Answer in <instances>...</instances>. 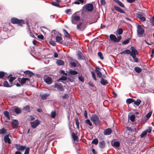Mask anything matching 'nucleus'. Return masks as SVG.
Segmentation results:
<instances>
[{"label": "nucleus", "instance_id": "nucleus-1", "mask_svg": "<svg viewBox=\"0 0 154 154\" xmlns=\"http://www.w3.org/2000/svg\"><path fill=\"white\" fill-rule=\"evenodd\" d=\"M80 17L76 14H73L71 17L72 23L74 24H77L78 22L80 20Z\"/></svg>", "mask_w": 154, "mask_h": 154}, {"label": "nucleus", "instance_id": "nucleus-2", "mask_svg": "<svg viewBox=\"0 0 154 154\" xmlns=\"http://www.w3.org/2000/svg\"><path fill=\"white\" fill-rule=\"evenodd\" d=\"M91 119L94 122L96 125H99L100 121L98 116L95 114H93L91 117Z\"/></svg>", "mask_w": 154, "mask_h": 154}, {"label": "nucleus", "instance_id": "nucleus-3", "mask_svg": "<svg viewBox=\"0 0 154 154\" xmlns=\"http://www.w3.org/2000/svg\"><path fill=\"white\" fill-rule=\"evenodd\" d=\"M144 32V29L142 26L140 25H138L137 26V32L138 36L139 37H142Z\"/></svg>", "mask_w": 154, "mask_h": 154}, {"label": "nucleus", "instance_id": "nucleus-4", "mask_svg": "<svg viewBox=\"0 0 154 154\" xmlns=\"http://www.w3.org/2000/svg\"><path fill=\"white\" fill-rule=\"evenodd\" d=\"M86 24L83 22L79 23L77 24L76 28L79 31H83L85 29Z\"/></svg>", "mask_w": 154, "mask_h": 154}, {"label": "nucleus", "instance_id": "nucleus-5", "mask_svg": "<svg viewBox=\"0 0 154 154\" xmlns=\"http://www.w3.org/2000/svg\"><path fill=\"white\" fill-rule=\"evenodd\" d=\"M137 17L141 21H144L146 20L144 14L141 12H138L136 14Z\"/></svg>", "mask_w": 154, "mask_h": 154}, {"label": "nucleus", "instance_id": "nucleus-6", "mask_svg": "<svg viewBox=\"0 0 154 154\" xmlns=\"http://www.w3.org/2000/svg\"><path fill=\"white\" fill-rule=\"evenodd\" d=\"M131 51H130V55L132 57L136 56V55L138 54V51L133 46H131Z\"/></svg>", "mask_w": 154, "mask_h": 154}, {"label": "nucleus", "instance_id": "nucleus-7", "mask_svg": "<svg viewBox=\"0 0 154 154\" xmlns=\"http://www.w3.org/2000/svg\"><path fill=\"white\" fill-rule=\"evenodd\" d=\"M84 8L86 10L89 12H91L93 10V6L92 4H88L85 5L84 6Z\"/></svg>", "mask_w": 154, "mask_h": 154}, {"label": "nucleus", "instance_id": "nucleus-8", "mask_svg": "<svg viewBox=\"0 0 154 154\" xmlns=\"http://www.w3.org/2000/svg\"><path fill=\"white\" fill-rule=\"evenodd\" d=\"M19 81L22 85L24 84L28 85L30 83V80L28 78H23L21 79L20 82Z\"/></svg>", "mask_w": 154, "mask_h": 154}, {"label": "nucleus", "instance_id": "nucleus-9", "mask_svg": "<svg viewBox=\"0 0 154 154\" xmlns=\"http://www.w3.org/2000/svg\"><path fill=\"white\" fill-rule=\"evenodd\" d=\"M40 124V121L38 120H36L35 121L31 123V125L32 127L33 128H35Z\"/></svg>", "mask_w": 154, "mask_h": 154}, {"label": "nucleus", "instance_id": "nucleus-10", "mask_svg": "<svg viewBox=\"0 0 154 154\" xmlns=\"http://www.w3.org/2000/svg\"><path fill=\"white\" fill-rule=\"evenodd\" d=\"M11 125L13 128H17L18 125V122L17 120H13L12 121Z\"/></svg>", "mask_w": 154, "mask_h": 154}, {"label": "nucleus", "instance_id": "nucleus-11", "mask_svg": "<svg viewBox=\"0 0 154 154\" xmlns=\"http://www.w3.org/2000/svg\"><path fill=\"white\" fill-rule=\"evenodd\" d=\"M15 147L18 151H22L26 149L25 146L17 144L15 145Z\"/></svg>", "mask_w": 154, "mask_h": 154}, {"label": "nucleus", "instance_id": "nucleus-12", "mask_svg": "<svg viewBox=\"0 0 154 154\" xmlns=\"http://www.w3.org/2000/svg\"><path fill=\"white\" fill-rule=\"evenodd\" d=\"M54 87L56 88L60 91H62L63 89L62 84L60 83H55L54 85Z\"/></svg>", "mask_w": 154, "mask_h": 154}, {"label": "nucleus", "instance_id": "nucleus-13", "mask_svg": "<svg viewBox=\"0 0 154 154\" xmlns=\"http://www.w3.org/2000/svg\"><path fill=\"white\" fill-rule=\"evenodd\" d=\"M112 131L110 128H108L104 130L103 134L104 135H107L110 134L112 132Z\"/></svg>", "mask_w": 154, "mask_h": 154}, {"label": "nucleus", "instance_id": "nucleus-14", "mask_svg": "<svg viewBox=\"0 0 154 154\" xmlns=\"http://www.w3.org/2000/svg\"><path fill=\"white\" fill-rule=\"evenodd\" d=\"M78 59L79 60H83L85 59V57L82 54L80 51H79L77 54Z\"/></svg>", "mask_w": 154, "mask_h": 154}, {"label": "nucleus", "instance_id": "nucleus-15", "mask_svg": "<svg viewBox=\"0 0 154 154\" xmlns=\"http://www.w3.org/2000/svg\"><path fill=\"white\" fill-rule=\"evenodd\" d=\"M45 82V83L48 85L51 84L52 82V79L51 78L47 77L44 79Z\"/></svg>", "mask_w": 154, "mask_h": 154}, {"label": "nucleus", "instance_id": "nucleus-16", "mask_svg": "<svg viewBox=\"0 0 154 154\" xmlns=\"http://www.w3.org/2000/svg\"><path fill=\"white\" fill-rule=\"evenodd\" d=\"M9 134L5 136L4 137V140L6 143H8V144H10L11 143V139L9 138Z\"/></svg>", "mask_w": 154, "mask_h": 154}, {"label": "nucleus", "instance_id": "nucleus-17", "mask_svg": "<svg viewBox=\"0 0 154 154\" xmlns=\"http://www.w3.org/2000/svg\"><path fill=\"white\" fill-rule=\"evenodd\" d=\"M14 111L17 114H19L21 113V109L17 106H14L13 108Z\"/></svg>", "mask_w": 154, "mask_h": 154}, {"label": "nucleus", "instance_id": "nucleus-18", "mask_svg": "<svg viewBox=\"0 0 154 154\" xmlns=\"http://www.w3.org/2000/svg\"><path fill=\"white\" fill-rule=\"evenodd\" d=\"M56 63L58 66L63 65L64 64V62L61 60H57Z\"/></svg>", "mask_w": 154, "mask_h": 154}, {"label": "nucleus", "instance_id": "nucleus-19", "mask_svg": "<svg viewBox=\"0 0 154 154\" xmlns=\"http://www.w3.org/2000/svg\"><path fill=\"white\" fill-rule=\"evenodd\" d=\"M24 72L25 74L28 75L30 77L34 74L33 72L29 70H26Z\"/></svg>", "mask_w": 154, "mask_h": 154}, {"label": "nucleus", "instance_id": "nucleus-20", "mask_svg": "<svg viewBox=\"0 0 154 154\" xmlns=\"http://www.w3.org/2000/svg\"><path fill=\"white\" fill-rule=\"evenodd\" d=\"M109 38L112 41L117 42V38L114 35L111 34L109 36Z\"/></svg>", "mask_w": 154, "mask_h": 154}, {"label": "nucleus", "instance_id": "nucleus-21", "mask_svg": "<svg viewBox=\"0 0 154 154\" xmlns=\"http://www.w3.org/2000/svg\"><path fill=\"white\" fill-rule=\"evenodd\" d=\"M100 82L102 85H106L108 83L107 81L104 79L102 77L101 78Z\"/></svg>", "mask_w": 154, "mask_h": 154}, {"label": "nucleus", "instance_id": "nucleus-22", "mask_svg": "<svg viewBox=\"0 0 154 154\" xmlns=\"http://www.w3.org/2000/svg\"><path fill=\"white\" fill-rule=\"evenodd\" d=\"M105 146V143L104 141L100 142L99 143V146L102 149L104 148Z\"/></svg>", "mask_w": 154, "mask_h": 154}, {"label": "nucleus", "instance_id": "nucleus-23", "mask_svg": "<svg viewBox=\"0 0 154 154\" xmlns=\"http://www.w3.org/2000/svg\"><path fill=\"white\" fill-rule=\"evenodd\" d=\"M130 50L128 49H126L120 53V54H130Z\"/></svg>", "mask_w": 154, "mask_h": 154}, {"label": "nucleus", "instance_id": "nucleus-24", "mask_svg": "<svg viewBox=\"0 0 154 154\" xmlns=\"http://www.w3.org/2000/svg\"><path fill=\"white\" fill-rule=\"evenodd\" d=\"M4 114L5 116L8 119H10V117L9 113L8 111H5L4 112Z\"/></svg>", "mask_w": 154, "mask_h": 154}, {"label": "nucleus", "instance_id": "nucleus-25", "mask_svg": "<svg viewBox=\"0 0 154 154\" xmlns=\"http://www.w3.org/2000/svg\"><path fill=\"white\" fill-rule=\"evenodd\" d=\"M95 71L98 77H99V78H102L101 76L102 75V74L101 72L100 71L98 70L97 69H95Z\"/></svg>", "mask_w": 154, "mask_h": 154}, {"label": "nucleus", "instance_id": "nucleus-26", "mask_svg": "<svg viewBox=\"0 0 154 154\" xmlns=\"http://www.w3.org/2000/svg\"><path fill=\"white\" fill-rule=\"evenodd\" d=\"M114 8L118 12H120L121 13H125V12L123 11V10L122 9L119 7L116 6H115Z\"/></svg>", "mask_w": 154, "mask_h": 154}, {"label": "nucleus", "instance_id": "nucleus-27", "mask_svg": "<svg viewBox=\"0 0 154 154\" xmlns=\"http://www.w3.org/2000/svg\"><path fill=\"white\" fill-rule=\"evenodd\" d=\"M11 22L14 24L17 23L19 21V20L15 18H12L11 19Z\"/></svg>", "mask_w": 154, "mask_h": 154}, {"label": "nucleus", "instance_id": "nucleus-28", "mask_svg": "<svg viewBox=\"0 0 154 154\" xmlns=\"http://www.w3.org/2000/svg\"><path fill=\"white\" fill-rule=\"evenodd\" d=\"M28 27V31L27 32L29 33L31 37H35L34 35L33 34V33L31 32V30L30 29V28L28 25L27 26Z\"/></svg>", "mask_w": 154, "mask_h": 154}, {"label": "nucleus", "instance_id": "nucleus-29", "mask_svg": "<svg viewBox=\"0 0 154 154\" xmlns=\"http://www.w3.org/2000/svg\"><path fill=\"white\" fill-rule=\"evenodd\" d=\"M85 122L87 124L89 125L90 126H92V127L91 128V129H92L93 127L92 126V123L91 122L90 120L89 119H86L85 121Z\"/></svg>", "mask_w": 154, "mask_h": 154}, {"label": "nucleus", "instance_id": "nucleus-30", "mask_svg": "<svg viewBox=\"0 0 154 154\" xmlns=\"http://www.w3.org/2000/svg\"><path fill=\"white\" fill-rule=\"evenodd\" d=\"M49 95V94H42V95H40L42 99L43 100L46 99Z\"/></svg>", "mask_w": 154, "mask_h": 154}, {"label": "nucleus", "instance_id": "nucleus-31", "mask_svg": "<svg viewBox=\"0 0 154 154\" xmlns=\"http://www.w3.org/2000/svg\"><path fill=\"white\" fill-rule=\"evenodd\" d=\"M134 103L135 105H136L137 106H138L140 104L141 101L139 99H137L136 101H135Z\"/></svg>", "mask_w": 154, "mask_h": 154}, {"label": "nucleus", "instance_id": "nucleus-32", "mask_svg": "<svg viewBox=\"0 0 154 154\" xmlns=\"http://www.w3.org/2000/svg\"><path fill=\"white\" fill-rule=\"evenodd\" d=\"M134 100L132 98H128L127 99L126 102L128 104H130L131 103L134 102Z\"/></svg>", "mask_w": 154, "mask_h": 154}, {"label": "nucleus", "instance_id": "nucleus-33", "mask_svg": "<svg viewBox=\"0 0 154 154\" xmlns=\"http://www.w3.org/2000/svg\"><path fill=\"white\" fill-rule=\"evenodd\" d=\"M7 130L4 128L0 129V134H5Z\"/></svg>", "mask_w": 154, "mask_h": 154}, {"label": "nucleus", "instance_id": "nucleus-34", "mask_svg": "<svg viewBox=\"0 0 154 154\" xmlns=\"http://www.w3.org/2000/svg\"><path fill=\"white\" fill-rule=\"evenodd\" d=\"M78 72L77 71H74L73 70H70L69 72V73L72 75H76L78 74Z\"/></svg>", "mask_w": 154, "mask_h": 154}, {"label": "nucleus", "instance_id": "nucleus-35", "mask_svg": "<svg viewBox=\"0 0 154 154\" xmlns=\"http://www.w3.org/2000/svg\"><path fill=\"white\" fill-rule=\"evenodd\" d=\"M62 39V37L60 36H57L56 37V40L57 42L58 43L61 42Z\"/></svg>", "mask_w": 154, "mask_h": 154}, {"label": "nucleus", "instance_id": "nucleus-36", "mask_svg": "<svg viewBox=\"0 0 154 154\" xmlns=\"http://www.w3.org/2000/svg\"><path fill=\"white\" fill-rule=\"evenodd\" d=\"M72 135L73 139L77 141L78 140V136L76 135L74 132L72 133Z\"/></svg>", "mask_w": 154, "mask_h": 154}, {"label": "nucleus", "instance_id": "nucleus-37", "mask_svg": "<svg viewBox=\"0 0 154 154\" xmlns=\"http://www.w3.org/2000/svg\"><path fill=\"white\" fill-rule=\"evenodd\" d=\"M3 86L7 87H11V86L10 85L7 81H5L3 83Z\"/></svg>", "mask_w": 154, "mask_h": 154}, {"label": "nucleus", "instance_id": "nucleus-38", "mask_svg": "<svg viewBox=\"0 0 154 154\" xmlns=\"http://www.w3.org/2000/svg\"><path fill=\"white\" fill-rule=\"evenodd\" d=\"M115 2L120 6L124 8V6L123 4L119 0H116Z\"/></svg>", "mask_w": 154, "mask_h": 154}, {"label": "nucleus", "instance_id": "nucleus-39", "mask_svg": "<svg viewBox=\"0 0 154 154\" xmlns=\"http://www.w3.org/2000/svg\"><path fill=\"white\" fill-rule=\"evenodd\" d=\"M134 70L137 73H140L142 71V69L138 67H136L134 68Z\"/></svg>", "mask_w": 154, "mask_h": 154}, {"label": "nucleus", "instance_id": "nucleus-40", "mask_svg": "<svg viewBox=\"0 0 154 154\" xmlns=\"http://www.w3.org/2000/svg\"><path fill=\"white\" fill-rule=\"evenodd\" d=\"M8 78L9 79V82H12L16 78L15 77L10 76V75H9L8 77Z\"/></svg>", "mask_w": 154, "mask_h": 154}, {"label": "nucleus", "instance_id": "nucleus-41", "mask_svg": "<svg viewBox=\"0 0 154 154\" xmlns=\"http://www.w3.org/2000/svg\"><path fill=\"white\" fill-rule=\"evenodd\" d=\"M63 30L65 35L67 37L69 38L70 35L67 32L65 29H63Z\"/></svg>", "mask_w": 154, "mask_h": 154}, {"label": "nucleus", "instance_id": "nucleus-42", "mask_svg": "<svg viewBox=\"0 0 154 154\" xmlns=\"http://www.w3.org/2000/svg\"><path fill=\"white\" fill-rule=\"evenodd\" d=\"M147 132H146V131H143L142 133L141 134V135H140V137L141 138H143L145 136H146L147 134Z\"/></svg>", "mask_w": 154, "mask_h": 154}, {"label": "nucleus", "instance_id": "nucleus-43", "mask_svg": "<svg viewBox=\"0 0 154 154\" xmlns=\"http://www.w3.org/2000/svg\"><path fill=\"white\" fill-rule=\"evenodd\" d=\"M24 23V21L23 20H19V21L17 23H18L20 26H22L23 24Z\"/></svg>", "mask_w": 154, "mask_h": 154}, {"label": "nucleus", "instance_id": "nucleus-44", "mask_svg": "<svg viewBox=\"0 0 154 154\" xmlns=\"http://www.w3.org/2000/svg\"><path fill=\"white\" fill-rule=\"evenodd\" d=\"M120 145V143L118 141L115 142L113 143V146L115 147H118Z\"/></svg>", "mask_w": 154, "mask_h": 154}, {"label": "nucleus", "instance_id": "nucleus-45", "mask_svg": "<svg viewBox=\"0 0 154 154\" xmlns=\"http://www.w3.org/2000/svg\"><path fill=\"white\" fill-rule=\"evenodd\" d=\"M117 32H118V34L119 35H120L122 33L123 30L122 28H119L117 30Z\"/></svg>", "mask_w": 154, "mask_h": 154}, {"label": "nucleus", "instance_id": "nucleus-46", "mask_svg": "<svg viewBox=\"0 0 154 154\" xmlns=\"http://www.w3.org/2000/svg\"><path fill=\"white\" fill-rule=\"evenodd\" d=\"M152 112V111H150L146 115V117L147 119H149L150 117Z\"/></svg>", "mask_w": 154, "mask_h": 154}, {"label": "nucleus", "instance_id": "nucleus-47", "mask_svg": "<svg viewBox=\"0 0 154 154\" xmlns=\"http://www.w3.org/2000/svg\"><path fill=\"white\" fill-rule=\"evenodd\" d=\"M75 123L76 125L77 126V127L78 128H79V123L78 121V119L77 118H76L75 119Z\"/></svg>", "mask_w": 154, "mask_h": 154}, {"label": "nucleus", "instance_id": "nucleus-48", "mask_svg": "<svg viewBox=\"0 0 154 154\" xmlns=\"http://www.w3.org/2000/svg\"><path fill=\"white\" fill-rule=\"evenodd\" d=\"M98 142V140L97 139H95L92 140V143L97 145V144Z\"/></svg>", "mask_w": 154, "mask_h": 154}, {"label": "nucleus", "instance_id": "nucleus-49", "mask_svg": "<svg viewBox=\"0 0 154 154\" xmlns=\"http://www.w3.org/2000/svg\"><path fill=\"white\" fill-rule=\"evenodd\" d=\"M135 116L134 115H132L130 117V119L131 122H134V120Z\"/></svg>", "mask_w": 154, "mask_h": 154}, {"label": "nucleus", "instance_id": "nucleus-50", "mask_svg": "<svg viewBox=\"0 0 154 154\" xmlns=\"http://www.w3.org/2000/svg\"><path fill=\"white\" fill-rule=\"evenodd\" d=\"M6 74V73H4L3 72H0V78H2L4 76H5V75Z\"/></svg>", "mask_w": 154, "mask_h": 154}, {"label": "nucleus", "instance_id": "nucleus-51", "mask_svg": "<svg viewBox=\"0 0 154 154\" xmlns=\"http://www.w3.org/2000/svg\"><path fill=\"white\" fill-rule=\"evenodd\" d=\"M91 74L92 75V76L94 79L96 81L97 80L96 78L95 75L93 71H92L91 72Z\"/></svg>", "mask_w": 154, "mask_h": 154}, {"label": "nucleus", "instance_id": "nucleus-52", "mask_svg": "<svg viewBox=\"0 0 154 154\" xmlns=\"http://www.w3.org/2000/svg\"><path fill=\"white\" fill-rule=\"evenodd\" d=\"M56 116V112L55 111H52L51 113V116L52 118H54Z\"/></svg>", "mask_w": 154, "mask_h": 154}, {"label": "nucleus", "instance_id": "nucleus-53", "mask_svg": "<svg viewBox=\"0 0 154 154\" xmlns=\"http://www.w3.org/2000/svg\"><path fill=\"white\" fill-rule=\"evenodd\" d=\"M25 149L26 150L24 153V154H29V147H27Z\"/></svg>", "mask_w": 154, "mask_h": 154}, {"label": "nucleus", "instance_id": "nucleus-54", "mask_svg": "<svg viewBox=\"0 0 154 154\" xmlns=\"http://www.w3.org/2000/svg\"><path fill=\"white\" fill-rule=\"evenodd\" d=\"M129 42V39H127L126 40L122 42V44L124 45H126L128 44Z\"/></svg>", "mask_w": 154, "mask_h": 154}, {"label": "nucleus", "instance_id": "nucleus-55", "mask_svg": "<svg viewBox=\"0 0 154 154\" xmlns=\"http://www.w3.org/2000/svg\"><path fill=\"white\" fill-rule=\"evenodd\" d=\"M145 131H146L147 133V132L149 133H150L152 131V127H149L148 129Z\"/></svg>", "mask_w": 154, "mask_h": 154}, {"label": "nucleus", "instance_id": "nucleus-56", "mask_svg": "<svg viewBox=\"0 0 154 154\" xmlns=\"http://www.w3.org/2000/svg\"><path fill=\"white\" fill-rule=\"evenodd\" d=\"M79 79L82 82H84V78L82 76H80L78 77Z\"/></svg>", "mask_w": 154, "mask_h": 154}, {"label": "nucleus", "instance_id": "nucleus-57", "mask_svg": "<svg viewBox=\"0 0 154 154\" xmlns=\"http://www.w3.org/2000/svg\"><path fill=\"white\" fill-rule=\"evenodd\" d=\"M52 5L57 7H58L59 6V4L57 2H53Z\"/></svg>", "mask_w": 154, "mask_h": 154}, {"label": "nucleus", "instance_id": "nucleus-58", "mask_svg": "<svg viewBox=\"0 0 154 154\" xmlns=\"http://www.w3.org/2000/svg\"><path fill=\"white\" fill-rule=\"evenodd\" d=\"M51 33H52V34L51 35V36L53 37V34H55L56 35H57V32L56 30H53V31H52Z\"/></svg>", "mask_w": 154, "mask_h": 154}, {"label": "nucleus", "instance_id": "nucleus-59", "mask_svg": "<svg viewBox=\"0 0 154 154\" xmlns=\"http://www.w3.org/2000/svg\"><path fill=\"white\" fill-rule=\"evenodd\" d=\"M145 42L146 43V44H147L148 45H150L152 44V42L148 40H145Z\"/></svg>", "mask_w": 154, "mask_h": 154}, {"label": "nucleus", "instance_id": "nucleus-60", "mask_svg": "<svg viewBox=\"0 0 154 154\" xmlns=\"http://www.w3.org/2000/svg\"><path fill=\"white\" fill-rule=\"evenodd\" d=\"M100 2L101 5H104L106 4L105 0H100Z\"/></svg>", "mask_w": 154, "mask_h": 154}, {"label": "nucleus", "instance_id": "nucleus-61", "mask_svg": "<svg viewBox=\"0 0 154 154\" xmlns=\"http://www.w3.org/2000/svg\"><path fill=\"white\" fill-rule=\"evenodd\" d=\"M98 56L100 57V59L102 60L103 59V57H102V53L100 52H99L98 53Z\"/></svg>", "mask_w": 154, "mask_h": 154}, {"label": "nucleus", "instance_id": "nucleus-62", "mask_svg": "<svg viewBox=\"0 0 154 154\" xmlns=\"http://www.w3.org/2000/svg\"><path fill=\"white\" fill-rule=\"evenodd\" d=\"M66 80V78L65 76H63L60 78L59 79V80Z\"/></svg>", "mask_w": 154, "mask_h": 154}, {"label": "nucleus", "instance_id": "nucleus-63", "mask_svg": "<svg viewBox=\"0 0 154 154\" xmlns=\"http://www.w3.org/2000/svg\"><path fill=\"white\" fill-rule=\"evenodd\" d=\"M50 43L53 46H55L56 45V43L54 41H52L50 42Z\"/></svg>", "mask_w": 154, "mask_h": 154}, {"label": "nucleus", "instance_id": "nucleus-64", "mask_svg": "<svg viewBox=\"0 0 154 154\" xmlns=\"http://www.w3.org/2000/svg\"><path fill=\"white\" fill-rule=\"evenodd\" d=\"M38 38L42 40L44 39V36L42 35H39L38 36Z\"/></svg>", "mask_w": 154, "mask_h": 154}]
</instances>
